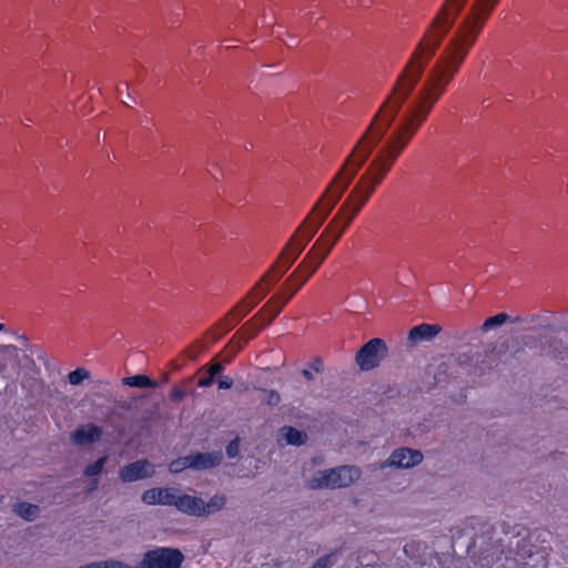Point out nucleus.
I'll return each mask as SVG.
<instances>
[{
	"mask_svg": "<svg viewBox=\"0 0 568 568\" xmlns=\"http://www.w3.org/2000/svg\"><path fill=\"white\" fill-rule=\"evenodd\" d=\"M497 2L498 0L474 1L470 13L464 18L443 54L429 70L426 81L402 115L389 141L376 154L366 173L362 175L346 202L339 209V212H342L348 205H353L352 212L346 219V224H349L359 212L374 192L375 186L382 182L400 152L426 120L434 104L439 100L447 84L458 71Z\"/></svg>",
	"mask_w": 568,
	"mask_h": 568,
	"instance_id": "nucleus-1",
	"label": "nucleus"
},
{
	"mask_svg": "<svg viewBox=\"0 0 568 568\" xmlns=\"http://www.w3.org/2000/svg\"><path fill=\"white\" fill-rule=\"evenodd\" d=\"M467 0H446L432 26L427 30L424 39L418 43L410 60L399 74L390 94L374 116L366 132L359 140L364 143L371 130L374 129L379 119H388V123H393L403 102L408 98L413 89L418 83L426 62L433 57L435 50L439 45L444 36L448 32L455 22L456 17L463 9Z\"/></svg>",
	"mask_w": 568,
	"mask_h": 568,
	"instance_id": "nucleus-2",
	"label": "nucleus"
},
{
	"mask_svg": "<svg viewBox=\"0 0 568 568\" xmlns=\"http://www.w3.org/2000/svg\"><path fill=\"white\" fill-rule=\"evenodd\" d=\"M368 158V151L366 150L363 153V156L359 161L355 163V168H348V163L352 161V156H348L342 166V169L338 171V173L333 179L332 183L326 189L325 193L323 194L321 201H324L321 209L317 212V217L312 219L310 215L306 217L303 224H308V226L305 229L307 230V239L306 242H310L313 236L318 231L320 226L324 223L333 207L336 205V203L342 197L343 193L347 189V186L353 181L354 176L356 175L357 171L362 168L366 159Z\"/></svg>",
	"mask_w": 568,
	"mask_h": 568,
	"instance_id": "nucleus-3",
	"label": "nucleus"
},
{
	"mask_svg": "<svg viewBox=\"0 0 568 568\" xmlns=\"http://www.w3.org/2000/svg\"><path fill=\"white\" fill-rule=\"evenodd\" d=\"M368 158V151L366 150L363 153V156L359 161L355 163V168H348V163L352 161V156H348L342 166V169L338 171V173L333 179L332 183L326 189L325 193L323 194L321 201H324L321 209L317 212V217L312 219L310 215L306 217L303 224H308V226L305 229L307 230V239L306 242H310L313 236L318 231L320 226L324 223L333 207L336 205V203L342 197L343 193L347 189V186L353 181L354 176L356 175L357 171L362 168L366 159Z\"/></svg>",
	"mask_w": 568,
	"mask_h": 568,
	"instance_id": "nucleus-4",
	"label": "nucleus"
},
{
	"mask_svg": "<svg viewBox=\"0 0 568 568\" xmlns=\"http://www.w3.org/2000/svg\"><path fill=\"white\" fill-rule=\"evenodd\" d=\"M368 158V151L366 150L363 153V156L359 161L355 163V168H348V163L352 161V156H348L342 166V169L338 171V173L333 179L332 183L326 189L325 193L323 194L321 201H324L321 209L317 212V217L312 219L310 215L306 217L303 224H308V226L305 229L307 230V239L306 242H310L313 236L318 231L320 226L324 223L333 207L336 205V203L342 197L343 193L347 189V186L353 181L354 176L356 175L357 171L362 168L366 159Z\"/></svg>",
	"mask_w": 568,
	"mask_h": 568,
	"instance_id": "nucleus-5",
	"label": "nucleus"
},
{
	"mask_svg": "<svg viewBox=\"0 0 568 568\" xmlns=\"http://www.w3.org/2000/svg\"><path fill=\"white\" fill-rule=\"evenodd\" d=\"M368 158V151L366 150L363 153V156L359 161L355 163V168H348V163L352 161V156H348L342 166V169L338 171V173L333 179L332 183L326 189L325 193L323 194L321 201H324L321 209L317 212V217L312 219L310 215L306 217L303 224H308V226L305 229L307 230V239L306 242H310L313 236L318 231L320 226L324 223L333 207L336 205V203L342 197L343 193L347 189V186L353 181L354 176L356 175L357 171L362 168L366 159Z\"/></svg>",
	"mask_w": 568,
	"mask_h": 568,
	"instance_id": "nucleus-6",
	"label": "nucleus"
},
{
	"mask_svg": "<svg viewBox=\"0 0 568 568\" xmlns=\"http://www.w3.org/2000/svg\"><path fill=\"white\" fill-rule=\"evenodd\" d=\"M368 158V151L366 150L363 153V156L359 161L355 163V168H348V163L352 161V156H348L342 166V169L338 171V173L333 179L332 183L326 189L325 193L323 194L321 201H324L321 209L317 212V217L312 219L310 215L306 217L303 224H308V226L305 229L307 230V239L306 242H310L313 236L318 231L320 226L324 223L333 207L336 205V203L342 197L343 193L347 189V186L353 181L354 176L356 175L357 171L362 168L366 159Z\"/></svg>",
	"mask_w": 568,
	"mask_h": 568,
	"instance_id": "nucleus-7",
	"label": "nucleus"
},
{
	"mask_svg": "<svg viewBox=\"0 0 568 568\" xmlns=\"http://www.w3.org/2000/svg\"><path fill=\"white\" fill-rule=\"evenodd\" d=\"M362 470L354 465H342L329 469L316 471L308 480V488L339 489L346 488L359 480Z\"/></svg>",
	"mask_w": 568,
	"mask_h": 568,
	"instance_id": "nucleus-8",
	"label": "nucleus"
},
{
	"mask_svg": "<svg viewBox=\"0 0 568 568\" xmlns=\"http://www.w3.org/2000/svg\"><path fill=\"white\" fill-rule=\"evenodd\" d=\"M266 296V291H263L261 294H248V296L243 300L237 306H235L223 320H221L212 329L209 331V334L212 337V341H217L222 335L230 332L237 323L242 321V318L253 310L260 301H262Z\"/></svg>",
	"mask_w": 568,
	"mask_h": 568,
	"instance_id": "nucleus-9",
	"label": "nucleus"
},
{
	"mask_svg": "<svg viewBox=\"0 0 568 568\" xmlns=\"http://www.w3.org/2000/svg\"><path fill=\"white\" fill-rule=\"evenodd\" d=\"M183 554L176 548L159 547L146 551L139 566L131 567L122 561L121 568H181Z\"/></svg>",
	"mask_w": 568,
	"mask_h": 568,
	"instance_id": "nucleus-10",
	"label": "nucleus"
},
{
	"mask_svg": "<svg viewBox=\"0 0 568 568\" xmlns=\"http://www.w3.org/2000/svg\"><path fill=\"white\" fill-rule=\"evenodd\" d=\"M387 354L388 347L385 341L377 337L372 338L357 351L355 363L361 371L367 372L378 367Z\"/></svg>",
	"mask_w": 568,
	"mask_h": 568,
	"instance_id": "nucleus-11",
	"label": "nucleus"
},
{
	"mask_svg": "<svg viewBox=\"0 0 568 568\" xmlns=\"http://www.w3.org/2000/svg\"><path fill=\"white\" fill-rule=\"evenodd\" d=\"M423 459L424 455L420 450L399 447L394 449L387 459L381 462L375 467L381 470L386 468L409 469L419 465Z\"/></svg>",
	"mask_w": 568,
	"mask_h": 568,
	"instance_id": "nucleus-12",
	"label": "nucleus"
},
{
	"mask_svg": "<svg viewBox=\"0 0 568 568\" xmlns=\"http://www.w3.org/2000/svg\"><path fill=\"white\" fill-rule=\"evenodd\" d=\"M154 474V465L146 459H140L123 466L119 470V478L123 483H132L151 478Z\"/></svg>",
	"mask_w": 568,
	"mask_h": 568,
	"instance_id": "nucleus-13",
	"label": "nucleus"
},
{
	"mask_svg": "<svg viewBox=\"0 0 568 568\" xmlns=\"http://www.w3.org/2000/svg\"><path fill=\"white\" fill-rule=\"evenodd\" d=\"M381 124L376 126L374 125V129L371 130L372 135L368 136V143L367 145L361 146L363 143H357L355 148L353 149L352 153L348 156H352V161L348 163V168H355V163L359 161L363 156V153L367 150L368 155L371 154L373 148L381 141V139L384 136L385 132L388 130L392 123H388V119H379Z\"/></svg>",
	"mask_w": 568,
	"mask_h": 568,
	"instance_id": "nucleus-14",
	"label": "nucleus"
},
{
	"mask_svg": "<svg viewBox=\"0 0 568 568\" xmlns=\"http://www.w3.org/2000/svg\"><path fill=\"white\" fill-rule=\"evenodd\" d=\"M381 124L376 126L374 125V129L371 130L372 135L368 136V143L367 145L361 146L363 143H357L355 148L353 149L352 153L348 156H352V161L348 163V168H355V163L359 161L363 156V153L367 150L368 155L371 154L373 148L381 141V139L384 136L385 132L388 130L392 123H388V119H379Z\"/></svg>",
	"mask_w": 568,
	"mask_h": 568,
	"instance_id": "nucleus-15",
	"label": "nucleus"
},
{
	"mask_svg": "<svg viewBox=\"0 0 568 568\" xmlns=\"http://www.w3.org/2000/svg\"><path fill=\"white\" fill-rule=\"evenodd\" d=\"M331 250L332 244H322V237H320L316 242V245L308 252L307 256L300 264L296 272L307 271L308 275H312L325 260Z\"/></svg>",
	"mask_w": 568,
	"mask_h": 568,
	"instance_id": "nucleus-16",
	"label": "nucleus"
},
{
	"mask_svg": "<svg viewBox=\"0 0 568 568\" xmlns=\"http://www.w3.org/2000/svg\"><path fill=\"white\" fill-rule=\"evenodd\" d=\"M102 434L103 430L100 426L87 424L79 426L74 432H72L70 438L74 445L84 446L99 442Z\"/></svg>",
	"mask_w": 568,
	"mask_h": 568,
	"instance_id": "nucleus-17",
	"label": "nucleus"
},
{
	"mask_svg": "<svg viewBox=\"0 0 568 568\" xmlns=\"http://www.w3.org/2000/svg\"><path fill=\"white\" fill-rule=\"evenodd\" d=\"M178 510L189 516L203 517L204 500L191 495H175L174 505Z\"/></svg>",
	"mask_w": 568,
	"mask_h": 568,
	"instance_id": "nucleus-18",
	"label": "nucleus"
},
{
	"mask_svg": "<svg viewBox=\"0 0 568 568\" xmlns=\"http://www.w3.org/2000/svg\"><path fill=\"white\" fill-rule=\"evenodd\" d=\"M442 331V327L437 324H420L414 326L408 332L407 343L409 347H413L422 342H430Z\"/></svg>",
	"mask_w": 568,
	"mask_h": 568,
	"instance_id": "nucleus-19",
	"label": "nucleus"
},
{
	"mask_svg": "<svg viewBox=\"0 0 568 568\" xmlns=\"http://www.w3.org/2000/svg\"><path fill=\"white\" fill-rule=\"evenodd\" d=\"M191 469L192 470H207L217 467L223 460V453L221 450L211 453H195L190 454Z\"/></svg>",
	"mask_w": 568,
	"mask_h": 568,
	"instance_id": "nucleus-20",
	"label": "nucleus"
},
{
	"mask_svg": "<svg viewBox=\"0 0 568 568\" xmlns=\"http://www.w3.org/2000/svg\"><path fill=\"white\" fill-rule=\"evenodd\" d=\"M175 495L172 488H151L142 494L141 499L146 505L173 506Z\"/></svg>",
	"mask_w": 568,
	"mask_h": 568,
	"instance_id": "nucleus-21",
	"label": "nucleus"
},
{
	"mask_svg": "<svg viewBox=\"0 0 568 568\" xmlns=\"http://www.w3.org/2000/svg\"><path fill=\"white\" fill-rule=\"evenodd\" d=\"M295 260H292V257H288L287 255L284 256V258L280 260V263L276 264V262L273 264V266L268 270V272L260 280V282L256 283V285L251 291V294H261L263 291L267 292V288L262 287V282L273 278L274 282L280 280L283 274L287 272V270L294 264Z\"/></svg>",
	"mask_w": 568,
	"mask_h": 568,
	"instance_id": "nucleus-22",
	"label": "nucleus"
},
{
	"mask_svg": "<svg viewBox=\"0 0 568 568\" xmlns=\"http://www.w3.org/2000/svg\"><path fill=\"white\" fill-rule=\"evenodd\" d=\"M295 260H292V257H288L287 255L284 256V258L280 260V263L276 264V262L273 264V266L268 270V272L260 280V282L256 283V285L251 291V294H261L263 291L267 292V288L262 287V282L273 278L274 282L280 280L283 274L287 272V270L294 264Z\"/></svg>",
	"mask_w": 568,
	"mask_h": 568,
	"instance_id": "nucleus-23",
	"label": "nucleus"
},
{
	"mask_svg": "<svg viewBox=\"0 0 568 568\" xmlns=\"http://www.w3.org/2000/svg\"><path fill=\"white\" fill-rule=\"evenodd\" d=\"M278 433L288 445L301 446L307 442V434L292 426H283L280 428Z\"/></svg>",
	"mask_w": 568,
	"mask_h": 568,
	"instance_id": "nucleus-24",
	"label": "nucleus"
},
{
	"mask_svg": "<svg viewBox=\"0 0 568 568\" xmlns=\"http://www.w3.org/2000/svg\"><path fill=\"white\" fill-rule=\"evenodd\" d=\"M12 510L17 516L28 521L34 520L40 513L38 505L26 501L17 503Z\"/></svg>",
	"mask_w": 568,
	"mask_h": 568,
	"instance_id": "nucleus-25",
	"label": "nucleus"
},
{
	"mask_svg": "<svg viewBox=\"0 0 568 568\" xmlns=\"http://www.w3.org/2000/svg\"><path fill=\"white\" fill-rule=\"evenodd\" d=\"M123 385L131 386V387H150L155 388L158 387V383L155 381H152L146 375H134L130 377H124L122 379Z\"/></svg>",
	"mask_w": 568,
	"mask_h": 568,
	"instance_id": "nucleus-26",
	"label": "nucleus"
},
{
	"mask_svg": "<svg viewBox=\"0 0 568 568\" xmlns=\"http://www.w3.org/2000/svg\"><path fill=\"white\" fill-rule=\"evenodd\" d=\"M296 236H292L290 242L286 244V246L284 247V250L282 251V253L280 254L277 261H276V264L280 263V260L281 258H284V256H288V257H292V260H297V257L300 256V254L303 252V250L305 248V243H300V244H295L294 241H295Z\"/></svg>",
	"mask_w": 568,
	"mask_h": 568,
	"instance_id": "nucleus-27",
	"label": "nucleus"
},
{
	"mask_svg": "<svg viewBox=\"0 0 568 568\" xmlns=\"http://www.w3.org/2000/svg\"><path fill=\"white\" fill-rule=\"evenodd\" d=\"M226 497L224 495H214L207 503L204 501L203 517H207L222 510L225 507Z\"/></svg>",
	"mask_w": 568,
	"mask_h": 568,
	"instance_id": "nucleus-28",
	"label": "nucleus"
},
{
	"mask_svg": "<svg viewBox=\"0 0 568 568\" xmlns=\"http://www.w3.org/2000/svg\"><path fill=\"white\" fill-rule=\"evenodd\" d=\"M510 316L507 313H498L495 316L488 317L483 323L480 329L483 332H488L493 328L499 327L507 323L508 321H511Z\"/></svg>",
	"mask_w": 568,
	"mask_h": 568,
	"instance_id": "nucleus-29",
	"label": "nucleus"
},
{
	"mask_svg": "<svg viewBox=\"0 0 568 568\" xmlns=\"http://www.w3.org/2000/svg\"><path fill=\"white\" fill-rule=\"evenodd\" d=\"M277 300L276 296L272 297L268 303L263 307V310L256 315V320L261 322V326L268 325L281 312L283 305L285 303H281L278 306L274 307L272 314L268 317H265L262 312H266L272 303H275Z\"/></svg>",
	"mask_w": 568,
	"mask_h": 568,
	"instance_id": "nucleus-30",
	"label": "nucleus"
},
{
	"mask_svg": "<svg viewBox=\"0 0 568 568\" xmlns=\"http://www.w3.org/2000/svg\"><path fill=\"white\" fill-rule=\"evenodd\" d=\"M185 469H191V459H190V455H186V456H183V457H179L174 460H172L169 465V470L172 473V474H178V473H181Z\"/></svg>",
	"mask_w": 568,
	"mask_h": 568,
	"instance_id": "nucleus-31",
	"label": "nucleus"
},
{
	"mask_svg": "<svg viewBox=\"0 0 568 568\" xmlns=\"http://www.w3.org/2000/svg\"><path fill=\"white\" fill-rule=\"evenodd\" d=\"M90 377V372L83 367H79L68 375V381L71 385H80L83 381Z\"/></svg>",
	"mask_w": 568,
	"mask_h": 568,
	"instance_id": "nucleus-32",
	"label": "nucleus"
},
{
	"mask_svg": "<svg viewBox=\"0 0 568 568\" xmlns=\"http://www.w3.org/2000/svg\"><path fill=\"white\" fill-rule=\"evenodd\" d=\"M0 354L12 359L16 363L17 371H20L19 351L14 345H0Z\"/></svg>",
	"mask_w": 568,
	"mask_h": 568,
	"instance_id": "nucleus-33",
	"label": "nucleus"
},
{
	"mask_svg": "<svg viewBox=\"0 0 568 568\" xmlns=\"http://www.w3.org/2000/svg\"><path fill=\"white\" fill-rule=\"evenodd\" d=\"M106 459H108L106 456H103V457L99 458L97 462L88 465L84 469V475L88 477H93V476L99 475L102 471V469L106 463Z\"/></svg>",
	"mask_w": 568,
	"mask_h": 568,
	"instance_id": "nucleus-34",
	"label": "nucleus"
},
{
	"mask_svg": "<svg viewBox=\"0 0 568 568\" xmlns=\"http://www.w3.org/2000/svg\"><path fill=\"white\" fill-rule=\"evenodd\" d=\"M206 349V344L202 339L195 341L184 353L190 359H195L197 355Z\"/></svg>",
	"mask_w": 568,
	"mask_h": 568,
	"instance_id": "nucleus-35",
	"label": "nucleus"
},
{
	"mask_svg": "<svg viewBox=\"0 0 568 568\" xmlns=\"http://www.w3.org/2000/svg\"><path fill=\"white\" fill-rule=\"evenodd\" d=\"M345 211H346V210H343L342 212H339V211H338V214L333 219V221L329 223V225L327 226V229L325 230V232L322 234V236H321L322 239H323V236L326 234V232H327L329 229H333V230H334V232H335V240H338V239H339V236L342 235V233L344 232V230H345V229H346V226L348 225V224H346V219H347V216H348L349 214H347V215L345 216V221H344V223H343V225H342L341 227L335 229V224H336V222H337L338 216H339V215H343V214L345 213Z\"/></svg>",
	"mask_w": 568,
	"mask_h": 568,
	"instance_id": "nucleus-36",
	"label": "nucleus"
},
{
	"mask_svg": "<svg viewBox=\"0 0 568 568\" xmlns=\"http://www.w3.org/2000/svg\"><path fill=\"white\" fill-rule=\"evenodd\" d=\"M262 392L265 394V398L263 400L268 406H276L281 402L278 392L274 389H262Z\"/></svg>",
	"mask_w": 568,
	"mask_h": 568,
	"instance_id": "nucleus-37",
	"label": "nucleus"
},
{
	"mask_svg": "<svg viewBox=\"0 0 568 568\" xmlns=\"http://www.w3.org/2000/svg\"><path fill=\"white\" fill-rule=\"evenodd\" d=\"M226 455L229 458H235L240 455V438L235 437L226 446Z\"/></svg>",
	"mask_w": 568,
	"mask_h": 568,
	"instance_id": "nucleus-38",
	"label": "nucleus"
},
{
	"mask_svg": "<svg viewBox=\"0 0 568 568\" xmlns=\"http://www.w3.org/2000/svg\"><path fill=\"white\" fill-rule=\"evenodd\" d=\"M333 554L320 557L312 568H331L333 566Z\"/></svg>",
	"mask_w": 568,
	"mask_h": 568,
	"instance_id": "nucleus-39",
	"label": "nucleus"
},
{
	"mask_svg": "<svg viewBox=\"0 0 568 568\" xmlns=\"http://www.w3.org/2000/svg\"><path fill=\"white\" fill-rule=\"evenodd\" d=\"M308 367L316 373L324 372V362L321 357L316 356L308 363Z\"/></svg>",
	"mask_w": 568,
	"mask_h": 568,
	"instance_id": "nucleus-40",
	"label": "nucleus"
},
{
	"mask_svg": "<svg viewBox=\"0 0 568 568\" xmlns=\"http://www.w3.org/2000/svg\"><path fill=\"white\" fill-rule=\"evenodd\" d=\"M303 227H304V224H302L293 235V236H296V239L294 241L295 244L305 243V245H306L308 243V242H306L307 230H303Z\"/></svg>",
	"mask_w": 568,
	"mask_h": 568,
	"instance_id": "nucleus-41",
	"label": "nucleus"
},
{
	"mask_svg": "<svg viewBox=\"0 0 568 568\" xmlns=\"http://www.w3.org/2000/svg\"><path fill=\"white\" fill-rule=\"evenodd\" d=\"M185 395V392L178 386L173 387L171 390V399L175 403H180Z\"/></svg>",
	"mask_w": 568,
	"mask_h": 568,
	"instance_id": "nucleus-42",
	"label": "nucleus"
},
{
	"mask_svg": "<svg viewBox=\"0 0 568 568\" xmlns=\"http://www.w3.org/2000/svg\"><path fill=\"white\" fill-rule=\"evenodd\" d=\"M217 384H219V388H221V389H229L233 385V379L231 377H229V376H222L217 381Z\"/></svg>",
	"mask_w": 568,
	"mask_h": 568,
	"instance_id": "nucleus-43",
	"label": "nucleus"
},
{
	"mask_svg": "<svg viewBox=\"0 0 568 568\" xmlns=\"http://www.w3.org/2000/svg\"><path fill=\"white\" fill-rule=\"evenodd\" d=\"M223 371V365L220 364V363H214L212 364L209 369H207V373L213 377L215 378L216 375L221 374Z\"/></svg>",
	"mask_w": 568,
	"mask_h": 568,
	"instance_id": "nucleus-44",
	"label": "nucleus"
},
{
	"mask_svg": "<svg viewBox=\"0 0 568 568\" xmlns=\"http://www.w3.org/2000/svg\"><path fill=\"white\" fill-rule=\"evenodd\" d=\"M305 272H306L305 276L301 280V282L298 284H294L295 288L292 291V293L286 298L283 300V303H286L295 294V292L300 290V287L305 283V281L311 276V275H308L307 271H305Z\"/></svg>",
	"mask_w": 568,
	"mask_h": 568,
	"instance_id": "nucleus-45",
	"label": "nucleus"
},
{
	"mask_svg": "<svg viewBox=\"0 0 568 568\" xmlns=\"http://www.w3.org/2000/svg\"><path fill=\"white\" fill-rule=\"evenodd\" d=\"M538 318L537 315H532L530 317H527V318H523L520 316H516L515 318L511 320L513 323H528V324H531L534 323L536 320Z\"/></svg>",
	"mask_w": 568,
	"mask_h": 568,
	"instance_id": "nucleus-46",
	"label": "nucleus"
},
{
	"mask_svg": "<svg viewBox=\"0 0 568 568\" xmlns=\"http://www.w3.org/2000/svg\"><path fill=\"white\" fill-rule=\"evenodd\" d=\"M214 382V378L207 373V376L204 378H201L197 383L200 387H207L211 386Z\"/></svg>",
	"mask_w": 568,
	"mask_h": 568,
	"instance_id": "nucleus-47",
	"label": "nucleus"
},
{
	"mask_svg": "<svg viewBox=\"0 0 568 568\" xmlns=\"http://www.w3.org/2000/svg\"><path fill=\"white\" fill-rule=\"evenodd\" d=\"M302 375L308 382L314 381V375L312 374V372L310 369H303Z\"/></svg>",
	"mask_w": 568,
	"mask_h": 568,
	"instance_id": "nucleus-48",
	"label": "nucleus"
},
{
	"mask_svg": "<svg viewBox=\"0 0 568 568\" xmlns=\"http://www.w3.org/2000/svg\"><path fill=\"white\" fill-rule=\"evenodd\" d=\"M323 203H324V201H321V200H320V201L316 203V205H315V207L313 209V211H312V212H310V216H311V215H313V213H314V212H316V211L318 212V210L321 209V206H322V204H323Z\"/></svg>",
	"mask_w": 568,
	"mask_h": 568,
	"instance_id": "nucleus-49",
	"label": "nucleus"
},
{
	"mask_svg": "<svg viewBox=\"0 0 568 568\" xmlns=\"http://www.w3.org/2000/svg\"><path fill=\"white\" fill-rule=\"evenodd\" d=\"M542 327H544V328H547V329H549V331H551V332H557V331H558V329H557L554 325H551V324L544 325Z\"/></svg>",
	"mask_w": 568,
	"mask_h": 568,
	"instance_id": "nucleus-50",
	"label": "nucleus"
},
{
	"mask_svg": "<svg viewBox=\"0 0 568 568\" xmlns=\"http://www.w3.org/2000/svg\"><path fill=\"white\" fill-rule=\"evenodd\" d=\"M98 486V480L95 479L91 485H90V488H89V491H93Z\"/></svg>",
	"mask_w": 568,
	"mask_h": 568,
	"instance_id": "nucleus-51",
	"label": "nucleus"
},
{
	"mask_svg": "<svg viewBox=\"0 0 568 568\" xmlns=\"http://www.w3.org/2000/svg\"><path fill=\"white\" fill-rule=\"evenodd\" d=\"M169 381V374H164L163 377H162V383H168Z\"/></svg>",
	"mask_w": 568,
	"mask_h": 568,
	"instance_id": "nucleus-52",
	"label": "nucleus"
},
{
	"mask_svg": "<svg viewBox=\"0 0 568 568\" xmlns=\"http://www.w3.org/2000/svg\"><path fill=\"white\" fill-rule=\"evenodd\" d=\"M6 368H7L6 365L0 364V374H4Z\"/></svg>",
	"mask_w": 568,
	"mask_h": 568,
	"instance_id": "nucleus-53",
	"label": "nucleus"
},
{
	"mask_svg": "<svg viewBox=\"0 0 568 568\" xmlns=\"http://www.w3.org/2000/svg\"><path fill=\"white\" fill-rule=\"evenodd\" d=\"M337 240H335V235L332 236V240L327 243V244H332V247L334 246V244L336 243Z\"/></svg>",
	"mask_w": 568,
	"mask_h": 568,
	"instance_id": "nucleus-54",
	"label": "nucleus"
},
{
	"mask_svg": "<svg viewBox=\"0 0 568 568\" xmlns=\"http://www.w3.org/2000/svg\"><path fill=\"white\" fill-rule=\"evenodd\" d=\"M126 98H128V100H130V101H133V102H134V100L132 99V97H131L130 92H126Z\"/></svg>",
	"mask_w": 568,
	"mask_h": 568,
	"instance_id": "nucleus-55",
	"label": "nucleus"
},
{
	"mask_svg": "<svg viewBox=\"0 0 568 568\" xmlns=\"http://www.w3.org/2000/svg\"><path fill=\"white\" fill-rule=\"evenodd\" d=\"M296 275V272L292 273V275L290 276V278L286 281V283H288L294 276Z\"/></svg>",
	"mask_w": 568,
	"mask_h": 568,
	"instance_id": "nucleus-56",
	"label": "nucleus"
},
{
	"mask_svg": "<svg viewBox=\"0 0 568 568\" xmlns=\"http://www.w3.org/2000/svg\"><path fill=\"white\" fill-rule=\"evenodd\" d=\"M6 329V325L0 323V332L4 331Z\"/></svg>",
	"mask_w": 568,
	"mask_h": 568,
	"instance_id": "nucleus-57",
	"label": "nucleus"
},
{
	"mask_svg": "<svg viewBox=\"0 0 568 568\" xmlns=\"http://www.w3.org/2000/svg\"><path fill=\"white\" fill-rule=\"evenodd\" d=\"M124 87L126 89V91L129 90V83L128 82H124Z\"/></svg>",
	"mask_w": 568,
	"mask_h": 568,
	"instance_id": "nucleus-58",
	"label": "nucleus"
}]
</instances>
